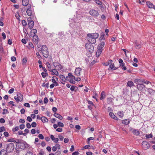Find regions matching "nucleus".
<instances>
[{
    "label": "nucleus",
    "instance_id": "32",
    "mask_svg": "<svg viewBox=\"0 0 155 155\" xmlns=\"http://www.w3.org/2000/svg\"><path fill=\"white\" fill-rule=\"evenodd\" d=\"M101 97H100V99L101 100H102L105 97V95L104 94V91H102L101 94Z\"/></svg>",
    "mask_w": 155,
    "mask_h": 155
},
{
    "label": "nucleus",
    "instance_id": "36",
    "mask_svg": "<svg viewBox=\"0 0 155 155\" xmlns=\"http://www.w3.org/2000/svg\"><path fill=\"white\" fill-rule=\"evenodd\" d=\"M120 66L121 67V68L123 70H125L127 69L125 65V63H124L121 64H120Z\"/></svg>",
    "mask_w": 155,
    "mask_h": 155
},
{
    "label": "nucleus",
    "instance_id": "18",
    "mask_svg": "<svg viewBox=\"0 0 155 155\" xmlns=\"http://www.w3.org/2000/svg\"><path fill=\"white\" fill-rule=\"evenodd\" d=\"M109 115L110 116L114 119L116 120H118V118L114 115L113 113L110 112L109 114Z\"/></svg>",
    "mask_w": 155,
    "mask_h": 155
},
{
    "label": "nucleus",
    "instance_id": "12",
    "mask_svg": "<svg viewBox=\"0 0 155 155\" xmlns=\"http://www.w3.org/2000/svg\"><path fill=\"white\" fill-rule=\"evenodd\" d=\"M137 87V89L141 91H143L146 87L145 86L142 84H138Z\"/></svg>",
    "mask_w": 155,
    "mask_h": 155
},
{
    "label": "nucleus",
    "instance_id": "64",
    "mask_svg": "<svg viewBox=\"0 0 155 155\" xmlns=\"http://www.w3.org/2000/svg\"><path fill=\"white\" fill-rule=\"evenodd\" d=\"M25 155H33V154L31 152H27Z\"/></svg>",
    "mask_w": 155,
    "mask_h": 155
},
{
    "label": "nucleus",
    "instance_id": "5",
    "mask_svg": "<svg viewBox=\"0 0 155 155\" xmlns=\"http://www.w3.org/2000/svg\"><path fill=\"white\" fill-rule=\"evenodd\" d=\"M18 142L16 141L13 138H10V152L13 151L15 147H17Z\"/></svg>",
    "mask_w": 155,
    "mask_h": 155
},
{
    "label": "nucleus",
    "instance_id": "1",
    "mask_svg": "<svg viewBox=\"0 0 155 155\" xmlns=\"http://www.w3.org/2000/svg\"><path fill=\"white\" fill-rule=\"evenodd\" d=\"M82 16L81 15L79 14L77 12L76 13V18H74V19H70L69 21L71 22L70 25L71 27H77L78 26V24H79L80 19L82 18Z\"/></svg>",
    "mask_w": 155,
    "mask_h": 155
},
{
    "label": "nucleus",
    "instance_id": "19",
    "mask_svg": "<svg viewBox=\"0 0 155 155\" xmlns=\"http://www.w3.org/2000/svg\"><path fill=\"white\" fill-rule=\"evenodd\" d=\"M130 121L129 119H125L123 120L122 121V123L123 124L127 125L129 124Z\"/></svg>",
    "mask_w": 155,
    "mask_h": 155
},
{
    "label": "nucleus",
    "instance_id": "14",
    "mask_svg": "<svg viewBox=\"0 0 155 155\" xmlns=\"http://www.w3.org/2000/svg\"><path fill=\"white\" fill-rule=\"evenodd\" d=\"M146 4L148 8H153L155 10V5H154L150 2H146Z\"/></svg>",
    "mask_w": 155,
    "mask_h": 155
},
{
    "label": "nucleus",
    "instance_id": "62",
    "mask_svg": "<svg viewBox=\"0 0 155 155\" xmlns=\"http://www.w3.org/2000/svg\"><path fill=\"white\" fill-rule=\"evenodd\" d=\"M21 114H24L25 113V111L24 108H22L20 110Z\"/></svg>",
    "mask_w": 155,
    "mask_h": 155
},
{
    "label": "nucleus",
    "instance_id": "3",
    "mask_svg": "<svg viewBox=\"0 0 155 155\" xmlns=\"http://www.w3.org/2000/svg\"><path fill=\"white\" fill-rule=\"evenodd\" d=\"M26 142L23 141L22 142H19L17 143L18 145L17 147H15V150L16 153H18L20 150H24L26 148L25 144Z\"/></svg>",
    "mask_w": 155,
    "mask_h": 155
},
{
    "label": "nucleus",
    "instance_id": "29",
    "mask_svg": "<svg viewBox=\"0 0 155 155\" xmlns=\"http://www.w3.org/2000/svg\"><path fill=\"white\" fill-rule=\"evenodd\" d=\"M103 51L102 50H100V49H98L96 53V56L97 57H99L100 54H101L102 51Z\"/></svg>",
    "mask_w": 155,
    "mask_h": 155
},
{
    "label": "nucleus",
    "instance_id": "13",
    "mask_svg": "<svg viewBox=\"0 0 155 155\" xmlns=\"http://www.w3.org/2000/svg\"><path fill=\"white\" fill-rule=\"evenodd\" d=\"M28 26L30 29H32L34 25V22L33 21L28 20Z\"/></svg>",
    "mask_w": 155,
    "mask_h": 155
},
{
    "label": "nucleus",
    "instance_id": "22",
    "mask_svg": "<svg viewBox=\"0 0 155 155\" xmlns=\"http://www.w3.org/2000/svg\"><path fill=\"white\" fill-rule=\"evenodd\" d=\"M59 78L61 80V81H62L64 82H65L66 79L65 78V77L63 75L60 74L59 75Z\"/></svg>",
    "mask_w": 155,
    "mask_h": 155
},
{
    "label": "nucleus",
    "instance_id": "6",
    "mask_svg": "<svg viewBox=\"0 0 155 155\" xmlns=\"http://www.w3.org/2000/svg\"><path fill=\"white\" fill-rule=\"evenodd\" d=\"M31 8L26 7V13L28 15L30 16V18L31 19H34V15L35 14L34 11L31 9Z\"/></svg>",
    "mask_w": 155,
    "mask_h": 155
},
{
    "label": "nucleus",
    "instance_id": "46",
    "mask_svg": "<svg viewBox=\"0 0 155 155\" xmlns=\"http://www.w3.org/2000/svg\"><path fill=\"white\" fill-rule=\"evenodd\" d=\"M19 129V127L18 126L16 127L15 128H13L12 130L13 132L17 131Z\"/></svg>",
    "mask_w": 155,
    "mask_h": 155
},
{
    "label": "nucleus",
    "instance_id": "38",
    "mask_svg": "<svg viewBox=\"0 0 155 155\" xmlns=\"http://www.w3.org/2000/svg\"><path fill=\"white\" fill-rule=\"evenodd\" d=\"M41 75L43 78H45L48 75V74L46 72H42L41 73Z\"/></svg>",
    "mask_w": 155,
    "mask_h": 155
},
{
    "label": "nucleus",
    "instance_id": "52",
    "mask_svg": "<svg viewBox=\"0 0 155 155\" xmlns=\"http://www.w3.org/2000/svg\"><path fill=\"white\" fill-rule=\"evenodd\" d=\"M38 137L40 139H43L44 138L43 136L41 134H39L38 135Z\"/></svg>",
    "mask_w": 155,
    "mask_h": 155
},
{
    "label": "nucleus",
    "instance_id": "60",
    "mask_svg": "<svg viewBox=\"0 0 155 155\" xmlns=\"http://www.w3.org/2000/svg\"><path fill=\"white\" fill-rule=\"evenodd\" d=\"M36 130L35 129H32L31 130V133L32 134H34L35 133Z\"/></svg>",
    "mask_w": 155,
    "mask_h": 155
},
{
    "label": "nucleus",
    "instance_id": "21",
    "mask_svg": "<svg viewBox=\"0 0 155 155\" xmlns=\"http://www.w3.org/2000/svg\"><path fill=\"white\" fill-rule=\"evenodd\" d=\"M134 85V83L131 81H128L127 83V87H131Z\"/></svg>",
    "mask_w": 155,
    "mask_h": 155
},
{
    "label": "nucleus",
    "instance_id": "63",
    "mask_svg": "<svg viewBox=\"0 0 155 155\" xmlns=\"http://www.w3.org/2000/svg\"><path fill=\"white\" fill-rule=\"evenodd\" d=\"M79 154V153L78 151H75L72 154V155H78Z\"/></svg>",
    "mask_w": 155,
    "mask_h": 155
},
{
    "label": "nucleus",
    "instance_id": "20",
    "mask_svg": "<svg viewBox=\"0 0 155 155\" xmlns=\"http://www.w3.org/2000/svg\"><path fill=\"white\" fill-rule=\"evenodd\" d=\"M135 48L137 49H139L141 47V43L138 42L137 41L135 42Z\"/></svg>",
    "mask_w": 155,
    "mask_h": 155
},
{
    "label": "nucleus",
    "instance_id": "57",
    "mask_svg": "<svg viewBox=\"0 0 155 155\" xmlns=\"http://www.w3.org/2000/svg\"><path fill=\"white\" fill-rule=\"evenodd\" d=\"M8 112V110L7 109H5L3 110V112H2V114H7Z\"/></svg>",
    "mask_w": 155,
    "mask_h": 155
},
{
    "label": "nucleus",
    "instance_id": "43",
    "mask_svg": "<svg viewBox=\"0 0 155 155\" xmlns=\"http://www.w3.org/2000/svg\"><path fill=\"white\" fill-rule=\"evenodd\" d=\"M58 126L60 127H63L64 126L63 124L61 122H58Z\"/></svg>",
    "mask_w": 155,
    "mask_h": 155
},
{
    "label": "nucleus",
    "instance_id": "45",
    "mask_svg": "<svg viewBox=\"0 0 155 155\" xmlns=\"http://www.w3.org/2000/svg\"><path fill=\"white\" fill-rule=\"evenodd\" d=\"M22 24L23 26H26L27 25V22L23 20L22 21Z\"/></svg>",
    "mask_w": 155,
    "mask_h": 155
},
{
    "label": "nucleus",
    "instance_id": "27",
    "mask_svg": "<svg viewBox=\"0 0 155 155\" xmlns=\"http://www.w3.org/2000/svg\"><path fill=\"white\" fill-rule=\"evenodd\" d=\"M15 16L16 18L19 21H20V15L19 13L17 12L15 14Z\"/></svg>",
    "mask_w": 155,
    "mask_h": 155
},
{
    "label": "nucleus",
    "instance_id": "51",
    "mask_svg": "<svg viewBox=\"0 0 155 155\" xmlns=\"http://www.w3.org/2000/svg\"><path fill=\"white\" fill-rule=\"evenodd\" d=\"M95 2L96 3L99 5H101L102 3L99 0H95Z\"/></svg>",
    "mask_w": 155,
    "mask_h": 155
},
{
    "label": "nucleus",
    "instance_id": "56",
    "mask_svg": "<svg viewBox=\"0 0 155 155\" xmlns=\"http://www.w3.org/2000/svg\"><path fill=\"white\" fill-rule=\"evenodd\" d=\"M26 127L27 128L29 129L31 127V125L29 123H27L26 124Z\"/></svg>",
    "mask_w": 155,
    "mask_h": 155
},
{
    "label": "nucleus",
    "instance_id": "26",
    "mask_svg": "<svg viewBox=\"0 0 155 155\" xmlns=\"http://www.w3.org/2000/svg\"><path fill=\"white\" fill-rule=\"evenodd\" d=\"M78 89V87L75 86H72L70 88V90L71 91H76Z\"/></svg>",
    "mask_w": 155,
    "mask_h": 155
},
{
    "label": "nucleus",
    "instance_id": "44",
    "mask_svg": "<svg viewBox=\"0 0 155 155\" xmlns=\"http://www.w3.org/2000/svg\"><path fill=\"white\" fill-rule=\"evenodd\" d=\"M145 137L147 138H152L153 135L151 134H146Z\"/></svg>",
    "mask_w": 155,
    "mask_h": 155
},
{
    "label": "nucleus",
    "instance_id": "2",
    "mask_svg": "<svg viewBox=\"0 0 155 155\" xmlns=\"http://www.w3.org/2000/svg\"><path fill=\"white\" fill-rule=\"evenodd\" d=\"M87 36L88 41L90 43L94 44L96 42V39L98 38L99 34L98 33H89L87 34Z\"/></svg>",
    "mask_w": 155,
    "mask_h": 155
},
{
    "label": "nucleus",
    "instance_id": "16",
    "mask_svg": "<svg viewBox=\"0 0 155 155\" xmlns=\"http://www.w3.org/2000/svg\"><path fill=\"white\" fill-rule=\"evenodd\" d=\"M105 43L104 41H101L100 43L98 45V49H100L103 50V48L104 46Z\"/></svg>",
    "mask_w": 155,
    "mask_h": 155
},
{
    "label": "nucleus",
    "instance_id": "50",
    "mask_svg": "<svg viewBox=\"0 0 155 155\" xmlns=\"http://www.w3.org/2000/svg\"><path fill=\"white\" fill-rule=\"evenodd\" d=\"M19 127H20V128L22 130L25 127V125L24 124H21L20 125Z\"/></svg>",
    "mask_w": 155,
    "mask_h": 155
},
{
    "label": "nucleus",
    "instance_id": "8",
    "mask_svg": "<svg viewBox=\"0 0 155 155\" xmlns=\"http://www.w3.org/2000/svg\"><path fill=\"white\" fill-rule=\"evenodd\" d=\"M90 14L92 16L95 17H97L99 15L98 12L94 9L90 10L89 12Z\"/></svg>",
    "mask_w": 155,
    "mask_h": 155
},
{
    "label": "nucleus",
    "instance_id": "33",
    "mask_svg": "<svg viewBox=\"0 0 155 155\" xmlns=\"http://www.w3.org/2000/svg\"><path fill=\"white\" fill-rule=\"evenodd\" d=\"M104 33H102L101 34V36L100 38V40H104L105 38H104Z\"/></svg>",
    "mask_w": 155,
    "mask_h": 155
},
{
    "label": "nucleus",
    "instance_id": "37",
    "mask_svg": "<svg viewBox=\"0 0 155 155\" xmlns=\"http://www.w3.org/2000/svg\"><path fill=\"white\" fill-rule=\"evenodd\" d=\"M58 36L59 38L61 39L64 36V33L62 32H60L58 34Z\"/></svg>",
    "mask_w": 155,
    "mask_h": 155
},
{
    "label": "nucleus",
    "instance_id": "49",
    "mask_svg": "<svg viewBox=\"0 0 155 155\" xmlns=\"http://www.w3.org/2000/svg\"><path fill=\"white\" fill-rule=\"evenodd\" d=\"M17 96H18V98L20 99V98H21L22 97V101L23 100V95L22 94H19L17 95Z\"/></svg>",
    "mask_w": 155,
    "mask_h": 155
},
{
    "label": "nucleus",
    "instance_id": "28",
    "mask_svg": "<svg viewBox=\"0 0 155 155\" xmlns=\"http://www.w3.org/2000/svg\"><path fill=\"white\" fill-rule=\"evenodd\" d=\"M133 132L134 135H138L140 134V132L137 130L133 129Z\"/></svg>",
    "mask_w": 155,
    "mask_h": 155
},
{
    "label": "nucleus",
    "instance_id": "58",
    "mask_svg": "<svg viewBox=\"0 0 155 155\" xmlns=\"http://www.w3.org/2000/svg\"><path fill=\"white\" fill-rule=\"evenodd\" d=\"M90 147V146L89 145H85L83 147V149H88Z\"/></svg>",
    "mask_w": 155,
    "mask_h": 155
},
{
    "label": "nucleus",
    "instance_id": "48",
    "mask_svg": "<svg viewBox=\"0 0 155 155\" xmlns=\"http://www.w3.org/2000/svg\"><path fill=\"white\" fill-rule=\"evenodd\" d=\"M93 94H95V95L92 96V98H94V99H96V101H97V99L96 98V96L97 95L96 93V92L94 91L93 92Z\"/></svg>",
    "mask_w": 155,
    "mask_h": 155
},
{
    "label": "nucleus",
    "instance_id": "61",
    "mask_svg": "<svg viewBox=\"0 0 155 155\" xmlns=\"http://www.w3.org/2000/svg\"><path fill=\"white\" fill-rule=\"evenodd\" d=\"M46 64L48 68L49 69H51V66L49 63L48 62H47Z\"/></svg>",
    "mask_w": 155,
    "mask_h": 155
},
{
    "label": "nucleus",
    "instance_id": "54",
    "mask_svg": "<svg viewBox=\"0 0 155 155\" xmlns=\"http://www.w3.org/2000/svg\"><path fill=\"white\" fill-rule=\"evenodd\" d=\"M27 120L29 122H31L32 120V119L29 116H28L27 118Z\"/></svg>",
    "mask_w": 155,
    "mask_h": 155
},
{
    "label": "nucleus",
    "instance_id": "10",
    "mask_svg": "<svg viewBox=\"0 0 155 155\" xmlns=\"http://www.w3.org/2000/svg\"><path fill=\"white\" fill-rule=\"evenodd\" d=\"M142 147L144 150H147L150 147V145L148 142L146 141H143L142 143Z\"/></svg>",
    "mask_w": 155,
    "mask_h": 155
},
{
    "label": "nucleus",
    "instance_id": "9",
    "mask_svg": "<svg viewBox=\"0 0 155 155\" xmlns=\"http://www.w3.org/2000/svg\"><path fill=\"white\" fill-rule=\"evenodd\" d=\"M29 0H22V5L26 7L31 8V5L29 4Z\"/></svg>",
    "mask_w": 155,
    "mask_h": 155
},
{
    "label": "nucleus",
    "instance_id": "39",
    "mask_svg": "<svg viewBox=\"0 0 155 155\" xmlns=\"http://www.w3.org/2000/svg\"><path fill=\"white\" fill-rule=\"evenodd\" d=\"M26 10V8L25 7H24L20 8V12L22 13H23L24 12H25Z\"/></svg>",
    "mask_w": 155,
    "mask_h": 155
},
{
    "label": "nucleus",
    "instance_id": "24",
    "mask_svg": "<svg viewBox=\"0 0 155 155\" xmlns=\"http://www.w3.org/2000/svg\"><path fill=\"white\" fill-rule=\"evenodd\" d=\"M54 117L58 118L60 120H62L63 119V117L60 114L57 113H55L54 114Z\"/></svg>",
    "mask_w": 155,
    "mask_h": 155
},
{
    "label": "nucleus",
    "instance_id": "41",
    "mask_svg": "<svg viewBox=\"0 0 155 155\" xmlns=\"http://www.w3.org/2000/svg\"><path fill=\"white\" fill-rule=\"evenodd\" d=\"M110 68L111 69L113 70H115L116 69L114 67V64H112L110 65Z\"/></svg>",
    "mask_w": 155,
    "mask_h": 155
},
{
    "label": "nucleus",
    "instance_id": "11",
    "mask_svg": "<svg viewBox=\"0 0 155 155\" xmlns=\"http://www.w3.org/2000/svg\"><path fill=\"white\" fill-rule=\"evenodd\" d=\"M81 70L82 69L79 67L76 68L74 71L75 74L77 76H80V72Z\"/></svg>",
    "mask_w": 155,
    "mask_h": 155
},
{
    "label": "nucleus",
    "instance_id": "59",
    "mask_svg": "<svg viewBox=\"0 0 155 155\" xmlns=\"http://www.w3.org/2000/svg\"><path fill=\"white\" fill-rule=\"evenodd\" d=\"M19 122L20 123L23 124L25 122V120L24 119H21L19 120Z\"/></svg>",
    "mask_w": 155,
    "mask_h": 155
},
{
    "label": "nucleus",
    "instance_id": "35",
    "mask_svg": "<svg viewBox=\"0 0 155 155\" xmlns=\"http://www.w3.org/2000/svg\"><path fill=\"white\" fill-rule=\"evenodd\" d=\"M6 152L7 151H5L4 150H2L0 152V154L1 155H2V154L3 155H7Z\"/></svg>",
    "mask_w": 155,
    "mask_h": 155
},
{
    "label": "nucleus",
    "instance_id": "42",
    "mask_svg": "<svg viewBox=\"0 0 155 155\" xmlns=\"http://www.w3.org/2000/svg\"><path fill=\"white\" fill-rule=\"evenodd\" d=\"M36 54L38 59H39L40 60H41L42 59V57L39 52H37L36 53Z\"/></svg>",
    "mask_w": 155,
    "mask_h": 155
},
{
    "label": "nucleus",
    "instance_id": "17",
    "mask_svg": "<svg viewBox=\"0 0 155 155\" xmlns=\"http://www.w3.org/2000/svg\"><path fill=\"white\" fill-rule=\"evenodd\" d=\"M49 71L52 72L53 74H54L57 76H58V72L55 69H53L52 70H49Z\"/></svg>",
    "mask_w": 155,
    "mask_h": 155
},
{
    "label": "nucleus",
    "instance_id": "25",
    "mask_svg": "<svg viewBox=\"0 0 155 155\" xmlns=\"http://www.w3.org/2000/svg\"><path fill=\"white\" fill-rule=\"evenodd\" d=\"M117 114L120 118L123 117L124 115V114L123 111L118 112L117 113Z\"/></svg>",
    "mask_w": 155,
    "mask_h": 155
},
{
    "label": "nucleus",
    "instance_id": "31",
    "mask_svg": "<svg viewBox=\"0 0 155 155\" xmlns=\"http://www.w3.org/2000/svg\"><path fill=\"white\" fill-rule=\"evenodd\" d=\"M107 102L108 104H110L112 103L114 100L113 98L111 97H108L107 99Z\"/></svg>",
    "mask_w": 155,
    "mask_h": 155
},
{
    "label": "nucleus",
    "instance_id": "30",
    "mask_svg": "<svg viewBox=\"0 0 155 155\" xmlns=\"http://www.w3.org/2000/svg\"><path fill=\"white\" fill-rule=\"evenodd\" d=\"M141 82H142V80L140 79H135L134 80V83L138 84H141Z\"/></svg>",
    "mask_w": 155,
    "mask_h": 155
},
{
    "label": "nucleus",
    "instance_id": "15",
    "mask_svg": "<svg viewBox=\"0 0 155 155\" xmlns=\"http://www.w3.org/2000/svg\"><path fill=\"white\" fill-rule=\"evenodd\" d=\"M33 41L35 44H37L38 43V37L36 35H34L33 36Z\"/></svg>",
    "mask_w": 155,
    "mask_h": 155
},
{
    "label": "nucleus",
    "instance_id": "55",
    "mask_svg": "<svg viewBox=\"0 0 155 155\" xmlns=\"http://www.w3.org/2000/svg\"><path fill=\"white\" fill-rule=\"evenodd\" d=\"M56 131L59 132H61L62 131V129L61 128H58V129H56Z\"/></svg>",
    "mask_w": 155,
    "mask_h": 155
},
{
    "label": "nucleus",
    "instance_id": "4",
    "mask_svg": "<svg viewBox=\"0 0 155 155\" xmlns=\"http://www.w3.org/2000/svg\"><path fill=\"white\" fill-rule=\"evenodd\" d=\"M43 55V56L45 58H48L49 56V51L46 45H43L42 46L41 50H40Z\"/></svg>",
    "mask_w": 155,
    "mask_h": 155
},
{
    "label": "nucleus",
    "instance_id": "34",
    "mask_svg": "<svg viewBox=\"0 0 155 155\" xmlns=\"http://www.w3.org/2000/svg\"><path fill=\"white\" fill-rule=\"evenodd\" d=\"M14 98L15 100L17 102H18L19 101H22V97L20 99L18 98L17 97H15Z\"/></svg>",
    "mask_w": 155,
    "mask_h": 155
},
{
    "label": "nucleus",
    "instance_id": "23",
    "mask_svg": "<svg viewBox=\"0 0 155 155\" xmlns=\"http://www.w3.org/2000/svg\"><path fill=\"white\" fill-rule=\"evenodd\" d=\"M40 120H41L43 123L48 122V119L45 117H42L40 118Z\"/></svg>",
    "mask_w": 155,
    "mask_h": 155
},
{
    "label": "nucleus",
    "instance_id": "40",
    "mask_svg": "<svg viewBox=\"0 0 155 155\" xmlns=\"http://www.w3.org/2000/svg\"><path fill=\"white\" fill-rule=\"evenodd\" d=\"M27 58H24L23 59L22 61V63L23 64H25L27 62Z\"/></svg>",
    "mask_w": 155,
    "mask_h": 155
},
{
    "label": "nucleus",
    "instance_id": "47",
    "mask_svg": "<svg viewBox=\"0 0 155 155\" xmlns=\"http://www.w3.org/2000/svg\"><path fill=\"white\" fill-rule=\"evenodd\" d=\"M37 124L36 122H32L31 124V126L32 127H35L36 126Z\"/></svg>",
    "mask_w": 155,
    "mask_h": 155
},
{
    "label": "nucleus",
    "instance_id": "7",
    "mask_svg": "<svg viewBox=\"0 0 155 155\" xmlns=\"http://www.w3.org/2000/svg\"><path fill=\"white\" fill-rule=\"evenodd\" d=\"M91 44L90 43H86L85 45L86 49L91 52H92L94 50V46Z\"/></svg>",
    "mask_w": 155,
    "mask_h": 155
},
{
    "label": "nucleus",
    "instance_id": "53",
    "mask_svg": "<svg viewBox=\"0 0 155 155\" xmlns=\"http://www.w3.org/2000/svg\"><path fill=\"white\" fill-rule=\"evenodd\" d=\"M31 32L33 33L34 34H35L37 32V30L35 29H33L31 30Z\"/></svg>",
    "mask_w": 155,
    "mask_h": 155
}]
</instances>
